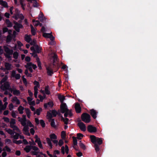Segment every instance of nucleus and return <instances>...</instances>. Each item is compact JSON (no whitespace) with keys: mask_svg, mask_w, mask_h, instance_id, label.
<instances>
[{"mask_svg":"<svg viewBox=\"0 0 157 157\" xmlns=\"http://www.w3.org/2000/svg\"><path fill=\"white\" fill-rule=\"evenodd\" d=\"M51 111V113L48 112L47 113V116L51 119L52 117V115L53 117H55L58 114L56 110L55 109L52 110Z\"/></svg>","mask_w":157,"mask_h":157,"instance_id":"nucleus-8","label":"nucleus"},{"mask_svg":"<svg viewBox=\"0 0 157 157\" xmlns=\"http://www.w3.org/2000/svg\"><path fill=\"white\" fill-rule=\"evenodd\" d=\"M3 119H4V121L6 123H9L10 122L9 119L7 117H3Z\"/></svg>","mask_w":157,"mask_h":157,"instance_id":"nucleus-58","label":"nucleus"},{"mask_svg":"<svg viewBox=\"0 0 157 157\" xmlns=\"http://www.w3.org/2000/svg\"><path fill=\"white\" fill-rule=\"evenodd\" d=\"M25 40L28 43H29L31 40L30 37L27 35H26L25 37Z\"/></svg>","mask_w":157,"mask_h":157,"instance_id":"nucleus-29","label":"nucleus"},{"mask_svg":"<svg viewBox=\"0 0 157 157\" xmlns=\"http://www.w3.org/2000/svg\"><path fill=\"white\" fill-rule=\"evenodd\" d=\"M12 39V36L10 35H8L7 36L6 39V42L7 43L10 42L11 41Z\"/></svg>","mask_w":157,"mask_h":157,"instance_id":"nucleus-34","label":"nucleus"},{"mask_svg":"<svg viewBox=\"0 0 157 157\" xmlns=\"http://www.w3.org/2000/svg\"><path fill=\"white\" fill-rule=\"evenodd\" d=\"M26 121H20L21 122V124L23 126H27L26 125Z\"/></svg>","mask_w":157,"mask_h":157,"instance_id":"nucleus-63","label":"nucleus"},{"mask_svg":"<svg viewBox=\"0 0 157 157\" xmlns=\"http://www.w3.org/2000/svg\"><path fill=\"white\" fill-rule=\"evenodd\" d=\"M87 129L88 131L91 133L95 132L97 131L96 127L91 125L88 126Z\"/></svg>","mask_w":157,"mask_h":157,"instance_id":"nucleus-9","label":"nucleus"},{"mask_svg":"<svg viewBox=\"0 0 157 157\" xmlns=\"http://www.w3.org/2000/svg\"><path fill=\"white\" fill-rule=\"evenodd\" d=\"M23 118H21L20 117H18V118L19 119L18 121H26V116L25 115H22Z\"/></svg>","mask_w":157,"mask_h":157,"instance_id":"nucleus-37","label":"nucleus"},{"mask_svg":"<svg viewBox=\"0 0 157 157\" xmlns=\"http://www.w3.org/2000/svg\"><path fill=\"white\" fill-rule=\"evenodd\" d=\"M6 108L3 105H2L0 106V113H2V111L5 110L6 109Z\"/></svg>","mask_w":157,"mask_h":157,"instance_id":"nucleus-47","label":"nucleus"},{"mask_svg":"<svg viewBox=\"0 0 157 157\" xmlns=\"http://www.w3.org/2000/svg\"><path fill=\"white\" fill-rule=\"evenodd\" d=\"M29 127L28 125L25 126L23 128V131L24 132H27L28 131H29Z\"/></svg>","mask_w":157,"mask_h":157,"instance_id":"nucleus-46","label":"nucleus"},{"mask_svg":"<svg viewBox=\"0 0 157 157\" xmlns=\"http://www.w3.org/2000/svg\"><path fill=\"white\" fill-rule=\"evenodd\" d=\"M47 73L48 75L52 76L53 72L52 67H48L46 68Z\"/></svg>","mask_w":157,"mask_h":157,"instance_id":"nucleus-13","label":"nucleus"},{"mask_svg":"<svg viewBox=\"0 0 157 157\" xmlns=\"http://www.w3.org/2000/svg\"><path fill=\"white\" fill-rule=\"evenodd\" d=\"M33 83L35 85H36V86H37L38 87H40V84L38 82L35 80L34 81Z\"/></svg>","mask_w":157,"mask_h":157,"instance_id":"nucleus-53","label":"nucleus"},{"mask_svg":"<svg viewBox=\"0 0 157 157\" xmlns=\"http://www.w3.org/2000/svg\"><path fill=\"white\" fill-rule=\"evenodd\" d=\"M73 146H77V140L76 137H73Z\"/></svg>","mask_w":157,"mask_h":157,"instance_id":"nucleus-31","label":"nucleus"},{"mask_svg":"<svg viewBox=\"0 0 157 157\" xmlns=\"http://www.w3.org/2000/svg\"><path fill=\"white\" fill-rule=\"evenodd\" d=\"M4 49L5 52H6V54H4L5 57L10 60H11V56L10 55H12L13 53V51L12 49H10L8 47L6 46H4Z\"/></svg>","mask_w":157,"mask_h":157,"instance_id":"nucleus-2","label":"nucleus"},{"mask_svg":"<svg viewBox=\"0 0 157 157\" xmlns=\"http://www.w3.org/2000/svg\"><path fill=\"white\" fill-rule=\"evenodd\" d=\"M51 125L52 127L53 128H55L56 127V125L55 124L54 119H52L51 122Z\"/></svg>","mask_w":157,"mask_h":157,"instance_id":"nucleus-39","label":"nucleus"},{"mask_svg":"<svg viewBox=\"0 0 157 157\" xmlns=\"http://www.w3.org/2000/svg\"><path fill=\"white\" fill-rule=\"evenodd\" d=\"M6 131L10 134L13 135L15 133V132L13 131L10 128H9L7 130L6 129Z\"/></svg>","mask_w":157,"mask_h":157,"instance_id":"nucleus-26","label":"nucleus"},{"mask_svg":"<svg viewBox=\"0 0 157 157\" xmlns=\"http://www.w3.org/2000/svg\"><path fill=\"white\" fill-rule=\"evenodd\" d=\"M14 23L15 25L13 26L14 28L17 32H19L20 29L23 27V25L21 24L18 23L15 21H14Z\"/></svg>","mask_w":157,"mask_h":157,"instance_id":"nucleus-6","label":"nucleus"},{"mask_svg":"<svg viewBox=\"0 0 157 157\" xmlns=\"http://www.w3.org/2000/svg\"><path fill=\"white\" fill-rule=\"evenodd\" d=\"M19 2L21 6V7L25 6V4L24 3V1L23 0H20Z\"/></svg>","mask_w":157,"mask_h":157,"instance_id":"nucleus-52","label":"nucleus"},{"mask_svg":"<svg viewBox=\"0 0 157 157\" xmlns=\"http://www.w3.org/2000/svg\"><path fill=\"white\" fill-rule=\"evenodd\" d=\"M61 120L62 121H63L64 122V123L65 124L67 125L68 124V121H69V119L67 118H63V116H62L61 117Z\"/></svg>","mask_w":157,"mask_h":157,"instance_id":"nucleus-21","label":"nucleus"},{"mask_svg":"<svg viewBox=\"0 0 157 157\" xmlns=\"http://www.w3.org/2000/svg\"><path fill=\"white\" fill-rule=\"evenodd\" d=\"M1 88L3 91L8 90L12 92L13 90V89L10 87V84L8 82H5L1 86Z\"/></svg>","mask_w":157,"mask_h":157,"instance_id":"nucleus-5","label":"nucleus"},{"mask_svg":"<svg viewBox=\"0 0 157 157\" xmlns=\"http://www.w3.org/2000/svg\"><path fill=\"white\" fill-rule=\"evenodd\" d=\"M15 133H16V134L13 136V138L16 140L18 139L19 136V134L16 132Z\"/></svg>","mask_w":157,"mask_h":157,"instance_id":"nucleus-51","label":"nucleus"},{"mask_svg":"<svg viewBox=\"0 0 157 157\" xmlns=\"http://www.w3.org/2000/svg\"><path fill=\"white\" fill-rule=\"evenodd\" d=\"M66 133L64 131H63L61 133V137L63 139H64L65 138Z\"/></svg>","mask_w":157,"mask_h":157,"instance_id":"nucleus-45","label":"nucleus"},{"mask_svg":"<svg viewBox=\"0 0 157 157\" xmlns=\"http://www.w3.org/2000/svg\"><path fill=\"white\" fill-rule=\"evenodd\" d=\"M58 98L60 100L61 103H64L63 101L65 99V97L63 95H60L58 96Z\"/></svg>","mask_w":157,"mask_h":157,"instance_id":"nucleus-25","label":"nucleus"},{"mask_svg":"<svg viewBox=\"0 0 157 157\" xmlns=\"http://www.w3.org/2000/svg\"><path fill=\"white\" fill-rule=\"evenodd\" d=\"M12 92H13V94L14 95H18L20 94V92L18 90H13Z\"/></svg>","mask_w":157,"mask_h":157,"instance_id":"nucleus-28","label":"nucleus"},{"mask_svg":"<svg viewBox=\"0 0 157 157\" xmlns=\"http://www.w3.org/2000/svg\"><path fill=\"white\" fill-rule=\"evenodd\" d=\"M35 52L37 53H39L41 52L42 48L38 46L37 45H35Z\"/></svg>","mask_w":157,"mask_h":157,"instance_id":"nucleus-15","label":"nucleus"},{"mask_svg":"<svg viewBox=\"0 0 157 157\" xmlns=\"http://www.w3.org/2000/svg\"><path fill=\"white\" fill-rule=\"evenodd\" d=\"M39 19L40 20V21L42 22H44L46 21V18L45 17L41 18H39Z\"/></svg>","mask_w":157,"mask_h":157,"instance_id":"nucleus-62","label":"nucleus"},{"mask_svg":"<svg viewBox=\"0 0 157 157\" xmlns=\"http://www.w3.org/2000/svg\"><path fill=\"white\" fill-rule=\"evenodd\" d=\"M28 2H32L33 1H34L33 4V6L34 7H37L38 6V3L36 0H27Z\"/></svg>","mask_w":157,"mask_h":157,"instance_id":"nucleus-27","label":"nucleus"},{"mask_svg":"<svg viewBox=\"0 0 157 157\" xmlns=\"http://www.w3.org/2000/svg\"><path fill=\"white\" fill-rule=\"evenodd\" d=\"M89 113L94 119H95L97 118V115L98 113L96 110L94 109H91L90 110Z\"/></svg>","mask_w":157,"mask_h":157,"instance_id":"nucleus-11","label":"nucleus"},{"mask_svg":"<svg viewBox=\"0 0 157 157\" xmlns=\"http://www.w3.org/2000/svg\"><path fill=\"white\" fill-rule=\"evenodd\" d=\"M25 111L28 117V118H30L31 113V111L30 109L28 108H25Z\"/></svg>","mask_w":157,"mask_h":157,"instance_id":"nucleus-23","label":"nucleus"},{"mask_svg":"<svg viewBox=\"0 0 157 157\" xmlns=\"http://www.w3.org/2000/svg\"><path fill=\"white\" fill-rule=\"evenodd\" d=\"M61 112L62 113H64L66 111H69V109L67 108V106L65 103H62L60 105Z\"/></svg>","mask_w":157,"mask_h":157,"instance_id":"nucleus-7","label":"nucleus"},{"mask_svg":"<svg viewBox=\"0 0 157 157\" xmlns=\"http://www.w3.org/2000/svg\"><path fill=\"white\" fill-rule=\"evenodd\" d=\"M8 32L9 34H10V32H11V30H10V31H9V30H8V28H7L6 27L4 28L3 29L2 32H3V34H4L5 33L7 32Z\"/></svg>","mask_w":157,"mask_h":157,"instance_id":"nucleus-30","label":"nucleus"},{"mask_svg":"<svg viewBox=\"0 0 157 157\" xmlns=\"http://www.w3.org/2000/svg\"><path fill=\"white\" fill-rule=\"evenodd\" d=\"M8 79V77L7 75H6L1 80L0 82L1 84L6 82Z\"/></svg>","mask_w":157,"mask_h":157,"instance_id":"nucleus-32","label":"nucleus"},{"mask_svg":"<svg viewBox=\"0 0 157 157\" xmlns=\"http://www.w3.org/2000/svg\"><path fill=\"white\" fill-rule=\"evenodd\" d=\"M13 129V130H15L17 132H20V129L16 126H14Z\"/></svg>","mask_w":157,"mask_h":157,"instance_id":"nucleus-57","label":"nucleus"},{"mask_svg":"<svg viewBox=\"0 0 157 157\" xmlns=\"http://www.w3.org/2000/svg\"><path fill=\"white\" fill-rule=\"evenodd\" d=\"M42 111V109L41 108H39V109H36V113H36L37 115H39L40 114L41 111Z\"/></svg>","mask_w":157,"mask_h":157,"instance_id":"nucleus-36","label":"nucleus"},{"mask_svg":"<svg viewBox=\"0 0 157 157\" xmlns=\"http://www.w3.org/2000/svg\"><path fill=\"white\" fill-rule=\"evenodd\" d=\"M13 57L15 59H18V53L17 52H15L13 53Z\"/></svg>","mask_w":157,"mask_h":157,"instance_id":"nucleus-38","label":"nucleus"},{"mask_svg":"<svg viewBox=\"0 0 157 157\" xmlns=\"http://www.w3.org/2000/svg\"><path fill=\"white\" fill-rule=\"evenodd\" d=\"M0 4L4 7L7 8L8 6L7 3L6 1H0Z\"/></svg>","mask_w":157,"mask_h":157,"instance_id":"nucleus-19","label":"nucleus"},{"mask_svg":"<svg viewBox=\"0 0 157 157\" xmlns=\"http://www.w3.org/2000/svg\"><path fill=\"white\" fill-rule=\"evenodd\" d=\"M24 109V108L21 105L18 108V110L19 112V113L22 114L23 113V110Z\"/></svg>","mask_w":157,"mask_h":157,"instance_id":"nucleus-22","label":"nucleus"},{"mask_svg":"<svg viewBox=\"0 0 157 157\" xmlns=\"http://www.w3.org/2000/svg\"><path fill=\"white\" fill-rule=\"evenodd\" d=\"M40 123L42 128L45 127V124L44 121L43 120H40Z\"/></svg>","mask_w":157,"mask_h":157,"instance_id":"nucleus-44","label":"nucleus"},{"mask_svg":"<svg viewBox=\"0 0 157 157\" xmlns=\"http://www.w3.org/2000/svg\"><path fill=\"white\" fill-rule=\"evenodd\" d=\"M15 124V120L13 118L11 119L10 122V124L14 125Z\"/></svg>","mask_w":157,"mask_h":157,"instance_id":"nucleus-56","label":"nucleus"},{"mask_svg":"<svg viewBox=\"0 0 157 157\" xmlns=\"http://www.w3.org/2000/svg\"><path fill=\"white\" fill-rule=\"evenodd\" d=\"M5 148L6 149V150L8 152H11V149L7 146H6L5 147Z\"/></svg>","mask_w":157,"mask_h":157,"instance_id":"nucleus-64","label":"nucleus"},{"mask_svg":"<svg viewBox=\"0 0 157 157\" xmlns=\"http://www.w3.org/2000/svg\"><path fill=\"white\" fill-rule=\"evenodd\" d=\"M22 78L23 82L25 85H26L27 84V80L24 77V76L22 77Z\"/></svg>","mask_w":157,"mask_h":157,"instance_id":"nucleus-49","label":"nucleus"},{"mask_svg":"<svg viewBox=\"0 0 157 157\" xmlns=\"http://www.w3.org/2000/svg\"><path fill=\"white\" fill-rule=\"evenodd\" d=\"M52 34V33H44L43 34V36L45 38H49V37L50 36L51 34Z\"/></svg>","mask_w":157,"mask_h":157,"instance_id":"nucleus-43","label":"nucleus"},{"mask_svg":"<svg viewBox=\"0 0 157 157\" xmlns=\"http://www.w3.org/2000/svg\"><path fill=\"white\" fill-rule=\"evenodd\" d=\"M78 125L82 131L85 132L86 131V126L85 124L82 122H78Z\"/></svg>","mask_w":157,"mask_h":157,"instance_id":"nucleus-10","label":"nucleus"},{"mask_svg":"<svg viewBox=\"0 0 157 157\" xmlns=\"http://www.w3.org/2000/svg\"><path fill=\"white\" fill-rule=\"evenodd\" d=\"M30 50L33 52V53L32 54L34 58L37 57V55L36 52H35V49L34 47H31L30 48Z\"/></svg>","mask_w":157,"mask_h":157,"instance_id":"nucleus-16","label":"nucleus"},{"mask_svg":"<svg viewBox=\"0 0 157 157\" xmlns=\"http://www.w3.org/2000/svg\"><path fill=\"white\" fill-rule=\"evenodd\" d=\"M94 147L95 148V150L96 152L98 154H99L100 149L99 145L97 144H94Z\"/></svg>","mask_w":157,"mask_h":157,"instance_id":"nucleus-17","label":"nucleus"},{"mask_svg":"<svg viewBox=\"0 0 157 157\" xmlns=\"http://www.w3.org/2000/svg\"><path fill=\"white\" fill-rule=\"evenodd\" d=\"M31 149H32L31 145H27L24 149V150L27 153L29 152Z\"/></svg>","mask_w":157,"mask_h":157,"instance_id":"nucleus-18","label":"nucleus"},{"mask_svg":"<svg viewBox=\"0 0 157 157\" xmlns=\"http://www.w3.org/2000/svg\"><path fill=\"white\" fill-rule=\"evenodd\" d=\"M53 59L56 60V61H58V58L57 55L56 54H54L52 56Z\"/></svg>","mask_w":157,"mask_h":157,"instance_id":"nucleus-54","label":"nucleus"},{"mask_svg":"<svg viewBox=\"0 0 157 157\" xmlns=\"http://www.w3.org/2000/svg\"><path fill=\"white\" fill-rule=\"evenodd\" d=\"M79 144L80 148L83 149L84 150L86 149V147L85 145L83 143H81V141H80V143Z\"/></svg>","mask_w":157,"mask_h":157,"instance_id":"nucleus-35","label":"nucleus"},{"mask_svg":"<svg viewBox=\"0 0 157 157\" xmlns=\"http://www.w3.org/2000/svg\"><path fill=\"white\" fill-rule=\"evenodd\" d=\"M77 139L79 140H81L84 136V135L81 133H77Z\"/></svg>","mask_w":157,"mask_h":157,"instance_id":"nucleus-40","label":"nucleus"},{"mask_svg":"<svg viewBox=\"0 0 157 157\" xmlns=\"http://www.w3.org/2000/svg\"><path fill=\"white\" fill-rule=\"evenodd\" d=\"M39 98L40 99L41 101H42L45 98V96H43L40 95L38 96Z\"/></svg>","mask_w":157,"mask_h":157,"instance_id":"nucleus-61","label":"nucleus"},{"mask_svg":"<svg viewBox=\"0 0 157 157\" xmlns=\"http://www.w3.org/2000/svg\"><path fill=\"white\" fill-rule=\"evenodd\" d=\"M5 66L6 69L7 70H10L12 69V65L8 62H6L5 63Z\"/></svg>","mask_w":157,"mask_h":157,"instance_id":"nucleus-14","label":"nucleus"},{"mask_svg":"<svg viewBox=\"0 0 157 157\" xmlns=\"http://www.w3.org/2000/svg\"><path fill=\"white\" fill-rule=\"evenodd\" d=\"M13 142L17 144H19L22 143V141L21 140H14L13 141Z\"/></svg>","mask_w":157,"mask_h":157,"instance_id":"nucleus-50","label":"nucleus"},{"mask_svg":"<svg viewBox=\"0 0 157 157\" xmlns=\"http://www.w3.org/2000/svg\"><path fill=\"white\" fill-rule=\"evenodd\" d=\"M6 23L7 25V27H11L12 26V23L10 21L9 19H6Z\"/></svg>","mask_w":157,"mask_h":157,"instance_id":"nucleus-20","label":"nucleus"},{"mask_svg":"<svg viewBox=\"0 0 157 157\" xmlns=\"http://www.w3.org/2000/svg\"><path fill=\"white\" fill-rule=\"evenodd\" d=\"M33 65V63L31 62L28 63H27L26 65L25 66V67L27 69L28 68L30 67H32V66Z\"/></svg>","mask_w":157,"mask_h":157,"instance_id":"nucleus-42","label":"nucleus"},{"mask_svg":"<svg viewBox=\"0 0 157 157\" xmlns=\"http://www.w3.org/2000/svg\"><path fill=\"white\" fill-rule=\"evenodd\" d=\"M47 104L51 108L54 105L52 101H49V102H48Z\"/></svg>","mask_w":157,"mask_h":157,"instance_id":"nucleus-48","label":"nucleus"},{"mask_svg":"<svg viewBox=\"0 0 157 157\" xmlns=\"http://www.w3.org/2000/svg\"><path fill=\"white\" fill-rule=\"evenodd\" d=\"M90 116L87 113H83L81 116L82 121L86 123H89L90 121Z\"/></svg>","mask_w":157,"mask_h":157,"instance_id":"nucleus-4","label":"nucleus"},{"mask_svg":"<svg viewBox=\"0 0 157 157\" xmlns=\"http://www.w3.org/2000/svg\"><path fill=\"white\" fill-rule=\"evenodd\" d=\"M31 148L35 151H37L39 149L38 147L35 146H31Z\"/></svg>","mask_w":157,"mask_h":157,"instance_id":"nucleus-59","label":"nucleus"},{"mask_svg":"<svg viewBox=\"0 0 157 157\" xmlns=\"http://www.w3.org/2000/svg\"><path fill=\"white\" fill-rule=\"evenodd\" d=\"M49 86H48L45 87V92L47 95H49L50 94V91L48 90Z\"/></svg>","mask_w":157,"mask_h":157,"instance_id":"nucleus-33","label":"nucleus"},{"mask_svg":"<svg viewBox=\"0 0 157 157\" xmlns=\"http://www.w3.org/2000/svg\"><path fill=\"white\" fill-rule=\"evenodd\" d=\"M64 144L63 140L60 139L59 140L58 145L59 146H61Z\"/></svg>","mask_w":157,"mask_h":157,"instance_id":"nucleus-55","label":"nucleus"},{"mask_svg":"<svg viewBox=\"0 0 157 157\" xmlns=\"http://www.w3.org/2000/svg\"><path fill=\"white\" fill-rule=\"evenodd\" d=\"M75 109L77 113H79L81 112V107L80 105L78 103H77L75 105Z\"/></svg>","mask_w":157,"mask_h":157,"instance_id":"nucleus-12","label":"nucleus"},{"mask_svg":"<svg viewBox=\"0 0 157 157\" xmlns=\"http://www.w3.org/2000/svg\"><path fill=\"white\" fill-rule=\"evenodd\" d=\"M49 137L50 138L48 137L46 138V140L48 144L50 147V148L52 149V145L51 141L52 140H56L57 136L55 134L52 133L49 135Z\"/></svg>","mask_w":157,"mask_h":157,"instance_id":"nucleus-3","label":"nucleus"},{"mask_svg":"<svg viewBox=\"0 0 157 157\" xmlns=\"http://www.w3.org/2000/svg\"><path fill=\"white\" fill-rule=\"evenodd\" d=\"M15 77L16 79L18 80L20 79L21 75L19 74H17L16 75Z\"/></svg>","mask_w":157,"mask_h":157,"instance_id":"nucleus-60","label":"nucleus"},{"mask_svg":"<svg viewBox=\"0 0 157 157\" xmlns=\"http://www.w3.org/2000/svg\"><path fill=\"white\" fill-rule=\"evenodd\" d=\"M91 141L94 144H97L98 145L101 144L103 141L101 138L96 137L94 135L90 136Z\"/></svg>","mask_w":157,"mask_h":157,"instance_id":"nucleus-1","label":"nucleus"},{"mask_svg":"<svg viewBox=\"0 0 157 157\" xmlns=\"http://www.w3.org/2000/svg\"><path fill=\"white\" fill-rule=\"evenodd\" d=\"M20 13H14V15L13 16V17L16 20H17L19 18V17L20 15Z\"/></svg>","mask_w":157,"mask_h":157,"instance_id":"nucleus-41","label":"nucleus"},{"mask_svg":"<svg viewBox=\"0 0 157 157\" xmlns=\"http://www.w3.org/2000/svg\"><path fill=\"white\" fill-rule=\"evenodd\" d=\"M30 27L31 29V32L33 35L34 36L36 34V32L35 29L33 26L32 25H31Z\"/></svg>","mask_w":157,"mask_h":157,"instance_id":"nucleus-24","label":"nucleus"}]
</instances>
